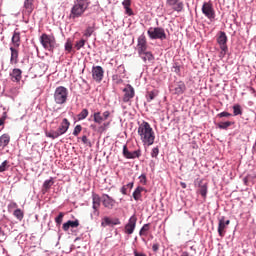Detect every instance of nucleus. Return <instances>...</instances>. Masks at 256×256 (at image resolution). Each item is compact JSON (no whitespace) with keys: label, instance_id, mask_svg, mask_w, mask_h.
Listing matches in <instances>:
<instances>
[{"label":"nucleus","instance_id":"f257e3e1","mask_svg":"<svg viewBox=\"0 0 256 256\" xmlns=\"http://www.w3.org/2000/svg\"><path fill=\"white\" fill-rule=\"evenodd\" d=\"M138 135L144 145L151 146L155 143V131L149 122H142L138 127Z\"/></svg>","mask_w":256,"mask_h":256},{"label":"nucleus","instance_id":"f03ea898","mask_svg":"<svg viewBox=\"0 0 256 256\" xmlns=\"http://www.w3.org/2000/svg\"><path fill=\"white\" fill-rule=\"evenodd\" d=\"M89 0H75L74 5L70 11V19H79L89 9Z\"/></svg>","mask_w":256,"mask_h":256},{"label":"nucleus","instance_id":"7ed1b4c3","mask_svg":"<svg viewBox=\"0 0 256 256\" xmlns=\"http://www.w3.org/2000/svg\"><path fill=\"white\" fill-rule=\"evenodd\" d=\"M69 127H71V122L67 118H64L57 130L45 132V135L49 139H59L61 135H65L66 131H69Z\"/></svg>","mask_w":256,"mask_h":256},{"label":"nucleus","instance_id":"20e7f679","mask_svg":"<svg viewBox=\"0 0 256 256\" xmlns=\"http://www.w3.org/2000/svg\"><path fill=\"white\" fill-rule=\"evenodd\" d=\"M40 43L46 51H50L51 53H53V51H55V47H57V40L53 34L43 33L40 36Z\"/></svg>","mask_w":256,"mask_h":256},{"label":"nucleus","instance_id":"39448f33","mask_svg":"<svg viewBox=\"0 0 256 256\" xmlns=\"http://www.w3.org/2000/svg\"><path fill=\"white\" fill-rule=\"evenodd\" d=\"M69 97V90L64 86H59L54 91V101L56 105H65Z\"/></svg>","mask_w":256,"mask_h":256},{"label":"nucleus","instance_id":"423d86ee","mask_svg":"<svg viewBox=\"0 0 256 256\" xmlns=\"http://www.w3.org/2000/svg\"><path fill=\"white\" fill-rule=\"evenodd\" d=\"M148 37L150 39H160L161 41L167 39V34L165 33V29L161 27H151L147 31Z\"/></svg>","mask_w":256,"mask_h":256},{"label":"nucleus","instance_id":"0eeeda50","mask_svg":"<svg viewBox=\"0 0 256 256\" xmlns=\"http://www.w3.org/2000/svg\"><path fill=\"white\" fill-rule=\"evenodd\" d=\"M202 13L209 19V21H215V8L213 2H204L202 5Z\"/></svg>","mask_w":256,"mask_h":256},{"label":"nucleus","instance_id":"6e6552de","mask_svg":"<svg viewBox=\"0 0 256 256\" xmlns=\"http://www.w3.org/2000/svg\"><path fill=\"white\" fill-rule=\"evenodd\" d=\"M217 43L221 49L220 55H223V57H225V55L229 49L227 47V34L225 32H223V31L219 32V36L217 38Z\"/></svg>","mask_w":256,"mask_h":256},{"label":"nucleus","instance_id":"1a4fd4ad","mask_svg":"<svg viewBox=\"0 0 256 256\" xmlns=\"http://www.w3.org/2000/svg\"><path fill=\"white\" fill-rule=\"evenodd\" d=\"M185 91H187V86L183 81L174 82L170 86V92L172 93V95H183Z\"/></svg>","mask_w":256,"mask_h":256},{"label":"nucleus","instance_id":"9d476101","mask_svg":"<svg viewBox=\"0 0 256 256\" xmlns=\"http://www.w3.org/2000/svg\"><path fill=\"white\" fill-rule=\"evenodd\" d=\"M101 207V196L97 193L92 194V209L94 217H99V208Z\"/></svg>","mask_w":256,"mask_h":256},{"label":"nucleus","instance_id":"9b49d317","mask_svg":"<svg viewBox=\"0 0 256 256\" xmlns=\"http://www.w3.org/2000/svg\"><path fill=\"white\" fill-rule=\"evenodd\" d=\"M122 91L124 93L122 98L123 103H129V101L135 97V88H133L131 84L126 85Z\"/></svg>","mask_w":256,"mask_h":256},{"label":"nucleus","instance_id":"f8f14e48","mask_svg":"<svg viewBox=\"0 0 256 256\" xmlns=\"http://www.w3.org/2000/svg\"><path fill=\"white\" fill-rule=\"evenodd\" d=\"M92 117H93L94 123H96L97 125H101V123H103V121H107V119H109V117H111V112L105 111L102 114H101V112H94Z\"/></svg>","mask_w":256,"mask_h":256},{"label":"nucleus","instance_id":"ddd939ff","mask_svg":"<svg viewBox=\"0 0 256 256\" xmlns=\"http://www.w3.org/2000/svg\"><path fill=\"white\" fill-rule=\"evenodd\" d=\"M166 5L177 13H181L185 9V4L181 0H166Z\"/></svg>","mask_w":256,"mask_h":256},{"label":"nucleus","instance_id":"4468645a","mask_svg":"<svg viewBox=\"0 0 256 256\" xmlns=\"http://www.w3.org/2000/svg\"><path fill=\"white\" fill-rule=\"evenodd\" d=\"M147 37L145 36V34H142L138 37L137 40V53L138 55H141L143 53H145V51H147Z\"/></svg>","mask_w":256,"mask_h":256},{"label":"nucleus","instance_id":"2eb2a0df","mask_svg":"<svg viewBox=\"0 0 256 256\" xmlns=\"http://www.w3.org/2000/svg\"><path fill=\"white\" fill-rule=\"evenodd\" d=\"M135 227H137V216L133 215L125 225L124 233H126V235H133Z\"/></svg>","mask_w":256,"mask_h":256},{"label":"nucleus","instance_id":"dca6fc26","mask_svg":"<svg viewBox=\"0 0 256 256\" xmlns=\"http://www.w3.org/2000/svg\"><path fill=\"white\" fill-rule=\"evenodd\" d=\"M230 223H231L230 220H225V216H222L221 218H219V223H218L219 237H225V233H227L225 229H227V226L230 225Z\"/></svg>","mask_w":256,"mask_h":256},{"label":"nucleus","instance_id":"f3484780","mask_svg":"<svg viewBox=\"0 0 256 256\" xmlns=\"http://www.w3.org/2000/svg\"><path fill=\"white\" fill-rule=\"evenodd\" d=\"M105 74V71L103 70V67L101 66H94L92 68V77L94 81L97 83H101L103 81V75Z\"/></svg>","mask_w":256,"mask_h":256},{"label":"nucleus","instance_id":"a211bd4d","mask_svg":"<svg viewBox=\"0 0 256 256\" xmlns=\"http://www.w3.org/2000/svg\"><path fill=\"white\" fill-rule=\"evenodd\" d=\"M102 205L106 209H113V207H115V199H113L108 194H103L102 195Z\"/></svg>","mask_w":256,"mask_h":256},{"label":"nucleus","instance_id":"6ab92c4d","mask_svg":"<svg viewBox=\"0 0 256 256\" xmlns=\"http://www.w3.org/2000/svg\"><path fill=\"white\" fill-rule=\"evenodd\" d=\"M19 47L11 46V57H10V63L17 65L19 63Z\"/></svg>","mask_w":256,"mask_h":256},{"label":"nucleus","instance_id":"aec40b11","mask_svg":"<svg viewBox=\"0 0 256 256\" xmlns=\"http://www.w3.org/2000/svg\"><path fill=\"white\" fill-rule=\"evenodd\" d=\"M22 75H23V71H21V69L19 68L13 69L12 72L10 73L11 81H13L14 83H19V81H21L23 77Z\"/></svg>","mask_w":256,"mask_h":256},{"label":"nucleus","instance_id":"412c9836","mask_svg":"<svg viewBox=\"0 0 256 256\" xmlns=\"http://www.w3.org/2000/svg\"><path fill=\"white\" fill-rule=\"evenodd\" d=\"M198 192L201 194V197H203V199H207V193H208V189H209V185L207 184V182H203V180H200L198 183Z\"/></svg>","mask_w":256,"mask_h":256},{"label":"nucleus","instance_id":"4be33fe9","mask_svg":"<svg viewBox=\"0 0 256 256\" xmlns=\"http://www.w3.org/2000/svg\"><path fill=\"white\" fill-rule=\"evenodd\" d=\"M12 47H21V33L17 30L12 35Z\"/></svg>","mask_w":256,"mask_h":256},{"label":"nucleus","instance_id":"5701e85b","mask_svg":"<svg viewBox=\"0 0 256 256\" xmlns=\"http://www.w3.org/2000/svg\"><path fill=\"white\" fill-rule=\"evenodd\" d=\"M138 55H139V57H141V59L144 61V63H147V61H149V62L155 61V56L153 55V53L151 51L145 50L144 53L138 54Z\"/></svg>","mask_w":256,"mask_h":256},{"label":"nucleus","instance_id":"b1692460","mask_svg":"<svg viewBox=\"0 0 256 256\" xmlns=\"http://www.w3.org/2000/svg\"><path fill=\"white\" fill-rule=\"evenodd\" d=\"M79 227V220H75V221H67L66 223L63 224L62 228H63V231H69V229H75Z\"/></svg>","mask_w":256,"mask_h":256},{"label":"nucleus","instance_id":"393cba45","mask_svg":"<svg viewBox=\"0 0 256 256\" xmlns=\"http://www.w3.org/2000/svg\"><path fill=\"white\" fill-rule=\"evenodd\" d=\"M33 3H35V0H25L24 2V7H25V14L26 15H31L33 13V9L35 7L33 6Z\"/></svg>","mask_w":256,"mask_h":256},{"label":"nucleus","instance_id":"a878e982","mask_svg":"<svg viewBox=\"0 0 256 256\" xmlns=\"http://www.w3.org/2000/svg\"><path fill=\"white\" fill-rule=\"evenodd\" d=\"M143 191H147V189H145V188H143V187H141V186H138V187L134 190V192H133V194H132L133 199H135L136 201H141V197H142L141 193H142Z\"/></svg>","mask_w":256,"mask_h":256},{"label":"nucleus","instance_id":"bb28decb","mask_svg":"<svg viewBox=\"0 0 256 256\" xmlns=\"http://www.w3.org/2000/svg\"><path fill=\"white\" fill-rule=\"evenodd\" d=\"M9 143H11V136H9V134H3L0 136V147L5 148Z\"/></svg>","mask_w":256,"mask_h":256},{"label":"nucleus","instance_id":"cd10ccee","mask_svg":"<svg viewBox=\"0 0 256 256\" xmlns=\"http://www.w3.org/2000/svg\"><path fill=\"white\" fill-rule=\"evenodd\" d=\"M122 5L125 9L126 15H129V16L133 15V10L131 9V0H124L122 2Z\"/></svg>","mask_w":256,"mask_h":256},{"label":"nucleus","instance_id":"c85d7f7f","mask_svg":"<svg viewBox=\"0 0 256 256\" xmlns=\"http://www.w3.org/2000/svg\"><path fill=\"white\" fill-rule=\"evenodd\" d=\"M157 95H159V92L157 90L148 91L146 94V99L148 103H151V101H153V99H155Z\"/></svg>","mask_w":256,"mask_h":256},{"label":"nucleus","instance_id":"c756f323","mask_svg":"<svg viewBox=\"0 0 256 256\" xmlns=\"http://www.w3.org/2000/svg\"><path fill=\"white\" fill-rule=\"evenodd\" d=\"M54 183L55 182L53 181V178H50L49 180L44 181L43 189H42L43 193H47V190L51 189V187H53Z\"/></svg>","mask_w":256,"mask_h":256},{"label":"nucleus","instance_id":"7c9ffc66","mask_svg":"<svg viewBox=\"0 0 256 256\" xmlns=\"http://www.w3.org/2000/svg\"><path fill=\"white\" fill-rule=\"evenodd\" d=\"M93 33H95V24L86 28V30L84 31V37H86V39H89V37H91Z\"/></svg>","mask_w":256,"mask_h":256},{"label":"nucleus","instance_id":"2f4dec72","mask_svg":"<svg viewBox=\"0 0 256 256\" xmlns=\"http://www.w3.org/2000/svg\"><path fill=\"white\" fill-rule=\"evenodd\" d=\"M13 215L16 217V219H18V221H23V218L25 217V213L19 208L14 210Z\"/></svg>","mask_w":256,"mask_h":256},{"label":"nucleus","instance_id":"473e14b6","mask_svg":"<svg viewBox=\"0 0 256 256\" xmlns=\"http://www.w3.org/2000/svg\"><path fill=\"white\" fill-rule=\"evenodd\" d=\"M78 121H83L89 117V110L87 108L82 109V111L78 114Z\"/></svg>","mask_w":256,"mask_h":256},{"label":"nucleus","instance_id":"72a5a7b5","mask_svg":"<svg viewBox=\"0 0 256 256\" xmlns=\"http://www.w3.org/2000/svg\"><path fill=\"white\" fill-rule=\"evenodd\" d=\"M151 229L150 224H144L139 231L140 237H147V232Z\"/></svg>","mask_w":256,"mask_h":256},{"label":"nucleus","instance_id":"f704fd0d","mask_svg":"<svg viewBox=\"0 0 256 256\" xmlns=\"http://www.w3.org/2000/svg\"><path fill=\"white\" fill-rule=\"evenodd\" d=\"M65 51H67V53H71V51H73V40H71V38L66 40Z\"/></svg>","mask_w":256,"mask_h":256},{"label":"nucleus","instance_id":"c9c22d12","mask_svg":"<svg viewBox=\"0 0 256 256\" xmlns=\"http://www.w3.org/2000/svg\"><path fill=\"white\" fill-rule=\"evenodd\" d=\"M9 167H11V165H9V161L5 160L0 164V173H5V171L9 170Z\"/></svg>","mask_w":256,"mask_h":256},{"label":"nucleus","instance_id":"e433bc0d","mask_svg":"<svg viewBox=\"0 0 256 256\" xmlns=\"http://www.w3.org/2000/svg\"><path fill=\"white\" fill-rule=\"evenodd\" d=\"M231 125H234V122L226 121V122L218 123L219 129H229V127H231Z\"/></svg>","mask_w":256,"mask_h":256},{"label":"nucleus","instance_id":"4c0bfd02","mask_svg":"<svg viewBox=\"0 0 256 256\" xmlns=\"http://www.w3.org/2000/svg\"><path fill=\"white\" fill-rule=\"evenodd\" d=\"M233 113H234V116L243 115V110H241V105H239V104L234 105Z\"/></svg>","mask_w":256,"mask_h":256},{"label":"nucleus","instance_id":"58836bf2","mask_svg":"<svg viewBox=\"0 0 256 256\" xmlns=\"http://www.w3.org/2000/svg\"><path fill=\"white\" fill-rule=\"evenodd\" d=\"M85 43H87L85 39H81L80 41H77L75 43V49L79 51L80 49H82V47H85Z\"/></svg>","mask_w":256,"mask_h":256},{"label":"nucleus","instance_id":"ea45409f","mask_svg":"<svg viewBox=\"0 0 256 256\" xmlns=\"http://www.w3.org/2000/svg\"><path fill=\"white\" fill-rule=\"evenodd\" d=\"M108 225H113V221L109 217H104L101 222V227H107Z\"/></svg>","mask_w":256,"mask_h":256},{"label":"nucleus","instance_id":"a19ab883","mask_svg":"<svg viewBox=\"0 0 256 256\" xmlns=\"http://www.w3.org/2000/svg\"><path fill=\"white\" fill-rule=\"evenodd\" d=\"M64 217H65V213L60 212L59 215L55 218L56 225H61L63 223Z\"/></svg>","mask_w":256,"mask_h":256},{"label":"nucleus","instance_id":"79ce46f5","mask_svg":"<svg viewBox=\"0 0 256 256\" xmlns=\"http://www.w3.org/2000/svg\"><path fill=\"white\" fill-rule=\"evenodd\" d=\"M107 127H109V122L103 123V125L98 127L97 133H105V131H107Z\"/></svg>","mask_w":256,"mask_h":256},{"label":"nucleus","instance_id":"37998d69","mask_svg":"<svg viewBox=\"0 0 256 256\" xmlns=\"http://www.w3.org/2000/svg\"><path fill=\"white\" fill-rule=\"evenodd\" d=\"M123 156L126 158V159H131V152L129 151V149L127 148V145H124L123 146Z\"/></svg>","mask_w":256,"mask_h":256},{"label":"nucleus","instance_id":"c03bdc74","mask_svg":"<svg viewBox=\"0 0 256 256\" xmlns=\"http://www.w3.org/2000/svg\"><path fill=\"white\" fill-rule=\"evenodd\" d=\"M141 157V151L140 150H135L131 152L130 154V159H139Z\"/></svg>","mask_w":256,"mask_h":256},{"label":"nucleus","instance_id":"a18cd8bd","mask_svg":"<svg viewBox=\"0 0 256 256\" xmlns=\"http://www.w3.org/2000/svg\"><path fill=\"white\" fill-rule=\"evenodd\" d=\"M81 131H83V126H81V125L75 126L74 131H73L74 137H77L79 135V133H81Z\"/></svg>","mask_w":256,"mask_h":256},{"label":"nucleus","instance_id":"49530a36","mask_svg":"<svg viewBox=\"0 0 256 256\" xmlns=\"http://www.w3.org/2000/svg\"><path fill=\"white\" fill-rule=\"evenodd\" d=\"M158 155H159V147L153 148L151 151V157L154 159H157Z\"/></svg>","mask_w":256,"mask_h":256},{"label":"nucleus","instance_id":"de8ad7c7","mask_svg":"<svg viewBox=\"0 0 256 256\" xmlns=\"http://www.w3.org/2000/svg\"><path fill=\"white\" fill-rule=\"evenodd\" d=\"M139 183H141V185H147V175L142 174L141 176H139Z\"/></svg>","mask_w":256,"mask_h":256},{"label":"nucleus","instance_id":"09e8293b","mask_svg":"<svg viewBox=\"0 0 256 256\" xmlns=\"http://www.w3.org/2000/svg\"><path fill=\"white\" fill-rule=\"evenodd\" d=\"M7 239V234L3 231V228L0 227V243H3Z\"/></svg>","mask_w":256,"mask_h":256},{"label":"nucleus","instance_id":"8fccbe9b","mask_svg":"<svg viewBox=\"0 0 256 256\" xmlns=\"http://www.w3.org/2000/svg\"><path fill=\"white\" fill-rule=\"evenodd\" d=\"M7 120V112H4L2 117L0 118V127L5 125V121Z\"/></svg>","mask_w":256,"mask_h":256},{"label":"nucleus","instance_id":"3c124183","mask_svg":"<svg viewBox=\"0 0 256 256\" xmlns=\"http://www.w3.org/2000/svg\"><path fill=\"white\" fill-rule=\"evenodd\" d=\"M117 71L120 73V75H125V66L124 65L118 66Z\"/></svg>","mask_w":256,"mask_h":256},{"label":"nucleus","instance_id":"603ef678","mask_svg":"<svg viewBox=\"0 0 256 256\" xmlns=\"http://www.w3.org/2000/svg\"><path fill=\"white\" fill-rule=\"evenodd\" d=\"M18 205L16 202H11L9 205H8V211H11L12 209H17Z\"/></svg>","mask_w":256,"mask_h":256},{"label":"nucleus","instance_id":"864d4df0","mask_svg":"<svg viewBox=\"0 0 256 256\" xmlns=\"http://www.w3.org/2000/svg\"><path fill=\"white\" fill-rule=\"evenodd\" d=\"M82 143H84V145H91V142L89 141V139L86 136H82Z\"/></svg>","mask_w":256,"mask_h":256},{"label":"nucleus","instance_id":"5fc2aeb1","mask_svg":"<svg viewBox=\"0 0 256 256\" xmlns=\"http://www.w3.org/2000/svg\"><path fill=\"white\" fill-rule=\"evenodd\" d=\"M218 117H231V113L229 112H221L218 114Z\"/></svg>","mask_w":256,"mask_h":256},{"label":"nucleus","instance_id":"6e6d98bb","mask_svg":"<svg viewBox=\"0 0 256 256\" xmlns=\"http://www.w3.org/2000/svg\"><path fill=\"white\" fill-rule=\"evenodd\" d=\"M152 251H154V253H157L159 251V244H153Z\"/></svg>","mask_w":256,"mask_h":256},{"label":"nucleus","instance_id":"4d7b16f0","mask_svg":"<svg viewBox=\"0 0 256 256\" xmlns=\"http://www.w3.org/2000/svg\"><path fill=\"white\" fill-rule=\"evenodd\" d=\"M174 73H177V75H179L181 73V67L174 66Z\"/></svg>","mask_w":256,"mask_h":256},{"label":"nucleus","instance_id":"13d9d810","mask_svg":"<svg viewBox=\"0 0 256 256\" xmlns=\"http://www.w3.org/2000/svg\"><path fill=\"white\" fill-rule=\"evenodd\" d=\"M120 191L122 195H127V186H123Z\"/></svg>","mask_w":256,"mask_h":256},{"label":"nucleus","instance_id":"bf43d9fd","mask_svg":"<svg viewBox=\"0 0 256 256\" xmlns=\"http://www.w3.org/2000/svg\"><path fill=\"white\" fill-rule=\"evenodd\" d=\"M134 256H147V255L143 252H137V250H135L134 251Z\"/></svg>","mask_w":256,"mask_h":256},{"label":"nucleus","instance_id":"052dcab7","mask_svg":"<svg viewBox=\"0 0 256 256\" xmlns=\"http://www.w3.org/2000/svg\"><path fill=\"white\" fill-rule=\"evenodd\" d=\"M90 129H92V131H98L97 125L95 124H91Z\"/></svg>","mask_w":256,"mask_h":256},{"label":"nucleus","instance_id":"680f3d73","mask_svg":"<svg viewBox=\"0 0 256 256\" xmlns=\"http://www.w3.org/2000/svg\"><path fill=\"white\" fill-rule=\"evenodd\" d=\"M182 189H187V184L185 182H180Z\"/></svg>","mask_w":256,"mask_h":256},{"label":"nucleus","instance_id":"e2e57ef3","mask_svg":"<svg viewBox=\"0 0 256 256\" xmlns=\"http://www.w3.org/2000/svg\"><path fill=\"white\" fill-rule=\"evenodd\" d=\"M133 185H134V183L130 182V183L127 184V187H129V189H133Z\"/></svg>","mask_w":256,"mask_h":256},{"label":"nucleus","instance_id":"0e129e2a","mask_svg":"<svg viewBox=\"0 0 256 256\" xmlns=\"http://www.w3.org/2000/svg\"><path fill=\"white\" fill-rule=\"evenodd\" d=\"M247 181H248V178L245 177V178H244V183H245V185H247Z\"/></svg>","mask_w":256,"mask_h":256}]
</instances>
